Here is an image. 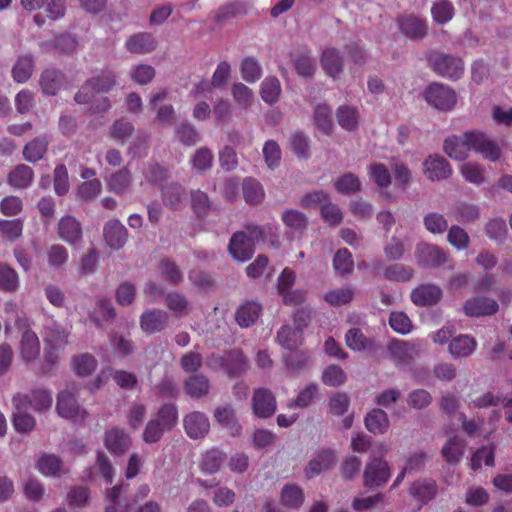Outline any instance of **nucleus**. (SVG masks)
I'll list each match as a JSON object with an SVG mask.
<instances>
[{
  "instance_id": "nucleus-64",
  "label": "nucleus",
  "mask_w": 512,
  "mask_h": 512,
  "mask_svg": "<svg viewBox=\"0 0 512 512\" xmlns=\"http://www.w3.org/2000/svg\"><path fill=\"white\" fill-rule=\"evenodd\" d=\"M447 241L457 250H465L469 247L470 237L463 228L458 225H452L448 229Z\"/></svg>"
},
{
  "instance_id": "nucleus-8",
  "label": "nucleus",
  "mask_w": 512,
  "mask_h": 512,
  "mask_svg": "<svg viewBox=\"0 0 512 512\" xmlns=\"http://www.w3.org/2000/svg\"><path fill=\"white\" fill-rule=\"evenodd\" d=\"M417 263L425 268H437L448 260V254L441 247L421 242L415 249Z\"/></svg>"
},
{
  "instance_id": "nucleus-60",
  "label": "nucleus",
  "mask_w": 512,
  "mask_h": 512,
  "mask_svg": "<svg viewBox=\"0 0 512 512\" xmlns=\"http://www.w3.org/2000/svg\"><path fill=\"white\" fill-rule=\"evenodd\" d=\"M231 95L235 103L245 110L252 105L254 99L252 89L243 83H234L231 87Z\"/></svg>"
},
{
  "instance_id": "nucleus-24",
  "label": "nucleus",
  "mask_w": 512,
  "mask_h": 512,
  "mask_svg": "<svg viewBox=\"0 0 512 512\" xmlns=\"http://www.w3.org/2000/svg\"><path fill=\"white\" fill-rule=\"evenodd\" d=\"M226 459L227 456L223 451L211 448L201 455L199 461L200 471L205 475H214L221 470Z\"/></svg>"
},
{
  "instance_id": "nucleus-61",
  "label": "nucleus",
  "mask_w": 512,
  "mask_h": 512,
  "mask_svg": "<svg viewBox=\"0 0 512 512\" xmlns=\"http://www.w3.org/2000/svg\"><path fill=\"white\" fill-rule=\"evenodd\" d=\"M335 189L341 194H352L361 190V182L353 173H345L334 182Z\"/></svg>"
},
{
  "instance_id": "nucleus-4",
  "label": "nucleus",
  "mask_w": 512,
  "mask_h": 512,
  "mask_svg": "<svg viewBox=\"0 0 512 512\" xmlns=\"http://www.w3.org/2000/svg\"><path fill=\"white\" fill-rule=\"evenodd\" d=\"M76 390V387H73V390L65 389L59 392L56 410L58 415L62 418L70 419L74 422H81L87 417V412L79 406L75 398Z\"/></svg>"
},
{
  "instance_id": "nucleus-46",
  "label": "nucleus",
  "mask_w": 512,
  "mask_h": 512,
  "mask_svg": "<svg viewBox=\"0 0 512 512\" xmlns=\"http://www.w3.org/2000/svg\"><path fill=\"white\" fill-rule=\"evenodd\" d=\"M338 124L347 131H353L359 124V113L355 107L342 105L336 111Z\"/></svg>"
},
{
  "instance_id": "nucleus-52",
  "label": "nucleus",
  "mask_w": 512,
  "mask_h": 512,
  "mask_svg": "<svg viewBox=\"0 0 512 512\" xmlns=\"http://www.w3.org/2000/svg\"><path fill=\"white\" fill-rule=\"evenodd\" d=\"M154 419L169 431L172 430L178 422L177 406L173 403L163 404Z\"/></svg>"
},
{
  "instance_id": "nucleus-29",
  "label": "nucleus",
  "mask_w": 512,
  "mask_h": 512,
  "mask_svg": "<svg viewBox=\"0 0 512 512\" xmlns=\"http://www.w3.org/2000/svg\"><path fill=\"white\" fill-rule=\"evenodd\" d=\"M215 420L225 429L231 436H239L242 431L241 425L236 419L235 410L230 405L218 406L214 411Z\"/></svg>"
},
{
  "instance_id": "nucleus-51",
  "label": "nucleus",
  "mask_w": 512,
  "mask_h": 512,
  "mask_svg": "<svg viewBox=\"0 0 512 512\" xmlns=\"http://www.w3.org/2000/svg\"><path fill=\"white\" fill-rule=\"evenodd\" d=\"M19 276L17 272L6 263H0V290L15 292L19 287Z\"/></svg>"
},
{
  "instance_id": "nucleus-45",
  "label": "nucleus",
  "mask_w": 512,
  "mask_h": 512,
  "mask_svg": "<svg viewBox=\"0 0 512 512\" xmlns=\"http://www.w3.org/2000/svg\"><path fill=\"white\" fill-rule=\"evenodd\" d=\"M37 468L45 476H58L67 472L61 459L53 454H43L37 461Z\"/></svg>"
},
{
  "instance_id": "nucleus-47",
  "label": "nucleus",
  "mask_w": 512,
  "mask_h": 512,
  "mask_svg": "<svg viewBox=\"0 0 512 512\" xmlns=\"http://www.w3.org/2000/svg\"><path fill=\"white\" fill-rule=\"evenodd\" d=\"M465 442L458 437H451L442 447L444 459L450 463H458L464 455Z\"/></svg>"
},
{
  "instance_id": "nucleus-31",
  "label": "nucleus",
  "mask_w": 512,
  "mask_h": 512,
  "mask_svg": "<svg viewBox=\"0 0 512 512\" xmlns=\"http://www.w3.org/2000/svg\"><path fill=\"white\" fill-rule=\"evenodd\" d=\"M320 63L324 72L333 78L342 72L344 66L343 56L335 48L325 49L321 55Z\"/></svg>"
},
{
  "instance_id": "nucleus-41",
  "label": "nucleus",
  "mask_w": 512,
  "mask_h": 512,
  "mask_svg": "<svg viewBox=\"0 0 512 512\" xmlns=\"http://www.w3.org/2000/svg\"><path fill=\"white\" fill-rule=\"evenodd\" d=\"M261 305L250 301L241 305L236 312L237 323L241 327H250L256 323L261 313Z\"/></svg>"
},
{
  "instance_id": "nucleus-2",
  "label": "nucleus",
  "mask_w": 512,
  "mask_h": 512,
  "mask_svg": "<svg viewBox=\"0 0 512 512\" xmlns=\"http://www.w3.org/2000/svg\"><path fill=\"white\" fill-rule=\"evenodd\" d=\"M426 102L433 108L448 112L457 104L456 92L447 85L432 83L424 91Z\"/></svg>"
},
{
  "instance_id": "nucleus-19",
  "label": "nucleus",
  "mask_w": 512,
  "mask_h": 512,
  "mask_svg": "<svg viewBox=\"0 0 512 512\" xmlns=\"http://www.w3.org/2000/svg\"><path fill=\"white\" fill-rule=\"evenodd\" d=\"M107 189L119 196L128 194L133 187V176L127 167L113 172L106 181Z\"/></svg>"
},
{
  "instance_id": "nucleus-33",
  "label": "nucleus",
  "mask_w": 512,
  "mask_h": 512,
  "mask_svg": "<svg viewBox=\"0 0 512 512\" xmlns=\"http://www.w3.org/2000/svg\"><path fill=\"white\" fill-rule=\"evenodd\" d=\"M210 381L203 374H195L187 378L184 382V391L191 398L199 399L205 397L210 392Z\"/></svg>"
},
{
  "instance_id": "nucleus-59",
  "label": "nucleus",
  "mask_w": 512,
  "mask_h": 512,
  "mask_svg": "<svg viewBox=\"0 0 512 512\" xmlns=\"http://www.w3.org/2000/svg\"><path fill=\"white\" fill-rule=\"evenodd\" d=\"M423 225L431 234H443L448 230V221L443 214L429 212L423 217Z\"/></svg>"
},
{
  "instance_id": "nucleus-17",
  "label": "nucleus",
  "mask_w": 512,
  "mask_h": 512,
  "mask_svg": "<svg viewBox=\"0 0 512 512\" xmlns=\"http://www.w3.org/2000/svg\"><path fill=\"white\" fill-rule=\"evenodd\" d=\"M252 407L254 414L259 418H269L276 411V400L273 394L265 388L255 389Z\"/></svg>"
},
{
  "instance_id": "nucleus-44",
  "label": "nucleus",
  "mask_w": 512,
  "mask_h": 512,
  "mask_svg": "<svg viewBox=\"0 0 512 512\" xmlns=\"http://www.w3.org/2000/svg\"><path fill=\"white\" fill-rule=\"evenodd\" d=\"M304 501L303 490L295 484H286L281 489L280 502L289 509H298Z\"/></svg>"
},
{
  "instance_id": "nucleus-20",
  "label": "nucleus",
  "mask_w": 512,
  "mask_h": 512,
  "mask_svg": "<svg viewBox=\"0 0 512 512\" xmlns=\"http://www.w3.org/2000/svg\"><path fill=\"white\" fill-rule=\"evenodd\" d=\"M477 348V341L467 334H456L447 347L448 353L454 359L468 358Z\"/></svg>"
},
{
  "instance_id": "nucleus-57",
  "label": "nucleus",
  "mask_w": 512,
  "mask_h": 512,
  "mask_svg": "<svg viewBox=\"0 0 512 512\" xmlns=\"http://www.w3.org/2000/svg\"><path fill=\"white\" fill-rule=\"evenodd\" d=\"M413 274L412 267L400 263L388 265L383 271V276L386 279L397 282H407L413 277Z\"/></svg>"
},
{
  "instance_id": "nucleus-7",
  "label": "nucleus",
  "mask_w": 512,
  "mask_h": 512,
  "mask_svg": "<svg viewBox=\"0 0 512 512\" xmlns=\"http://www.w3.org/2000/svg\"><path fill=\"white\" fill-rule=\"evenodd\" d=\"M387 352L395 365H408L420 352L418 342L392 339L387 345Z\"/></svg>"
},
{
  "instance_id": "nucleus-36",
  "label": "nucleus",
  "mask_w": 512,
  "mask_h": 512,
  "mask_svg": "<svg viewBox=\"0 0 512 512\" xmlns=\"http://www.w3.org/2000/svg\"><path fill=\"white\" fill-rule=\"evenodd\" d=\"M115 316L113 304L106 298L97 299L94 311L89 314L90 320L99 328L104 322L112 321Z\"/></svg>"
},
{
  "instance_id": "nucleus-34",
  "label": "nucleus",
  "mask_w": 512,
  "mask_h": 512,
  "mask_svg": "<svg viewBox=\"0 0 512 512\" xmlns=\"http://www.w3.org/2000/svg\"><path fill=\"white\" fill-rule=\"evenodd\" d=\"M34 68L35 60L32 55L25 54L19 56L12 67L13 80L17 83L27 82L31 78Z\"/></svg>"
},
{
  "instance_id": "nucleus-58",
  "label": "nucleus",
  "mask_w": 512,
  "mask_h": 512,
  "mask_svg": "<svg viewBox=\"0 0 512 512\" xmlns=\"http://www.w3.org/2000/svg\"><path fill=\"white\" fill-rule=\"evenodd\" d=\"M431 14L437 24H445L453 18V4L448 0H437L431 7Z\"/></svg>"
},
{
  "instance_id": "nucleus-16",
  "label": "nucleus",
  "mask_w": 512,
  "mask_h": 512,
  "mask_svg": "<svg viewBox=\"0 0 512 512\" xmlns=\"http://www.w3.org/2000/svg\"><path fill=\"white\" fill-rule=\"evenodd\" d=\"M228 249L235 260L245 262L252 257L255 245L247 238L245 231H240L232 235Z\"/></svg>"
},
{
  "instance_id": "nucleus-14",
  "label": "nucleus",
  "mask_w": 512,
  "mask_h": 512,
  "mask_svg": "<svg viewBox=\"0 0 512 512\" xmlns=\"http://www.w3.org/2000/svg\"><path fill=\"white\" fill-rule=\"evenodd\" d=\"M59 238L71 246L81 243L83 238L82 226L73 216L62 217L57 224Z\"/></svg>"
},
{
  "instance_id": "nucleus-12",
  "label": "nucleus",
  "mask_w": 512,
  "mask_h": 512,
  "mask_svg": "<svg viewBox=\"0 0 512 512\" xmlns=\"http://www.w3.org/2000/svg\"><path fill=\"white\" fill-rule=\"evenodd\" d=\"M169 323V315L162 309H146L140 316L141 330L146 334H154L163 331Z\"/></svg>"
},
{
  "instance_id": "nucleus-21",
  "label": "nucleus",
  "mask_w": 512,
  "mask_h": 512,
  "mask_svg": "<svg viewBox=\"0 0 512 512\" xmlns=\"http://www.w3.org/2000/svg\"><path fill=\"white\" fill-rule=\"evenodd\" d=\"M472 150L480 153L489 161H497L501 156L500 146L482 132L473 131Z\"/></svg>"
},
{
  "instance_id": "nucleus-32",
  "label": "nucleus",
  "mask_w": 512,
  "mask_h": 512,
  "mask_svg": "<svg viewBox=\"0 0 512 512\" xmlns=\"http://www.w3.org/2000/svg\"><path fill=\"white\" fill-rule=\"evenodd\" d=\"M27 397V408L32 407L37 413H44L51 409L53 404L52 392L45 388L31 390Z\"/></svg>"
},
{
  "instance_id": "nucleus-38",
  "label": "nucleus",
  "mask_w": 512,
  "mask_h": 512,
  "mask_svg": "<svg viewBox=\"0 0 512 512\" xmlns=\"http://www.w3.org/2000/svg\"><path fill=\"white\" fill-rule=\"evenodd\" d=\"M276 340L284 349L294 350L302 344L303 333L289 325H283L277 332Z\"/></svg>"
},
{
  "instance_id": "nucleus-42",
  "label": "nucleus",
  "mask_w": 512,
  "mask_h": 512,
  "mask_svg": "<svg viewBox=\"0 0 512 512\" xmlns=\"http://www.w3.org/2000/svg\"><path fill=\"white\" fill-rule=\"evenodd\" d=\"M48 145L49 141L46 136L34 138L24 146V159L31 163L41 160L47 152Z\"/></svg>"
},
{
  "instance_id": "nucleus-56",
  "label": "nucleus",
  "mask_w": 512,
  "mask_h": 512,
  "mask_svg": "<svg viewBox=\"0 0 512 512\" xmlns=\"http://www.w3.org/2000/svg\"><path fill=\"white\" fill-rule=\"evenodd\" d=\"M261 98L268 104L276 103L281 94V84L276 77H267L261 83Z\"/></svg>"
},
{
  "instance_id": "nucleus-11",
  "label": "nucleus",
  "mask_w": 512,
  "mask_h": 512,
  "mask_svg": "<svg viewBox=\"0 0 512 512\" xmlns=\"http://www.w3.org/2000/svg\"><path fill=\"white\" fill-rule=\"evenodd\" d=\"M498 310L497 301L485 296L471 297L463 304V311L468 317L491 316L496 314Z\"/></svg>"
},
{
  "instance_id": "nucleus-13",
  "label": "nucleus",
  "mask_w": 512,
  "mask_h": 512,
  "mask_svg": "<svg viewBox=\"0 0 512 512\" xmlns=\"http://www.w3.org/2000/svg\"><path fill=\"white\" fill-rule=\"evenodd\" d=\"M185 433L191 439H202L210 430V421L207 415L200 411H192L183 418Z\"/></svg>"
},
{
  "instance_id": "nucleus-18",
  "label": "nucleus",
  "mask_w": 512,
  "mask_h": 512,
  "mask_svg": "<svg viewBox=\"0 0 512 512\" xmlns=\"http://www.w3.org/2000/svg\"><path fill=\"white\" fill-rule=\"evenodd\" d=\"M65 83V75L58 69L46 68L40 74L39 86L44 95L55 96Z\"/></svg>"
},
{
  "instance_id": "nucleus-15",
  "label": "nucleus",
  "mask_w": 512,
  "mask_h": 512,
  "mask_svg": "<svg viewBox=\"0 0 512 512\" xmlns=\"http://www.w3.org/2000/svg\"><path fill=\"white\" fill-rule=\"evenodd\" d=\"M104 240L112 250L123 248L128 239V231L117 219L109 220L103 228Z\"/></svg>"
},
{
  "instance_id": "nucleus-9",
  "label": "nucleus",
  "mask_w": 512,
  "mask_h": 512,
  "mask_svg": "<svg viewBox=\"0 0 512 512\" xmlns=\"http://www.w3.org/2000/svg\"><path fill=\"white\" fill-rule=\"evenodd\" d=\"M473 131L466 132L461 136H451L444 141L443 150L455 160L463 161L468 157L469 151L473 148Z\"/></svg>"
},
{
  "instance_id": "nucleus-26",
  "label": "nucleus",
  "mask_w": 512,
  "mask_h": 512,
  "mask_svg": "<svg viewBox=\"0 0 512 512\" xmlns=\"http://www.w3.org/2000/svg\"><path fill=\"white\" fill-rule=\"evenodd\" d=\"M125 48L132 54H148L155 50L156 41L152 34L141 32L129 36Z\"/></svg>"
},
{
  "instance_id": "nucleus-35",
  "label": "nucleus",
  "mask_w": 512,
  "mask_h": 512,
  "mask_svg": "<svg viewBox=\"0 0 512 512\" xmlns=\"http://www.w3.org/2000/svg\"><path fill=\"white\" fill-rule=\"evenodd\" d=\"M365 426L373 434H384L390 426L387 413L379 408L372 409L365 417Z\"/></svg>"
},
{
  "instance_id": "nucleus-22",
  "label": "nucleus",
  "mask_w": 512,
  "mask_h": 512,
  "mask_svg": "<svg viewBox=\"0 0 512 512\" xmlns=\"http://www.w3.org/2000/svg\"><path fill=\"white\" fill-rule=\"evenodd\" d=\"M410 297L417 306H432L442 298V290L434 284H422L412 290Z\"/></svg>"
},
{
  "instance_id": "nucleus-49",
  "label": "nucleus",
  "mask_w": 512,
  "mask_h": 512,
  "mask_svg": "<svg viewBox=\"0 0 512 512\" xmlns=\"http://www.w3.org/2000/svg\"><path fill=\"white\" fill-rule=\"evenodd\" d=\"M213 161L214 155L212 151L207 147H201L195 151L190 163L192 168L198 173H205L212 168Z\"/></svg>"
},
{
  "instance_id": "nucleus-5",
  "label": "nucleus",
  "mask_w": 512,
  "mask_h": 512,
  "mask_svg": "<svg viewBox=\"0 0 512 512\" xmlns=\"http://www.w3.org/2000/svg\"><path fill=\"white\" fill-rule=\"evenodd\" d=\"M27 397L25 393H17L12 398L13 427L17 432L29 433L34 430L36 420L34 416L27 412Z\"/></svg>"
},
{
  "instance_id": "nucleus-54",
  "label": "nucleus",
  "mask_w": 512,
  "mask_h": 512,
  "mask_svg": "<svg viewBox=\"0 0 512 512\" xmlns=\"http://www.w3.org/2000/svg\"><path fill=\"white\" fill-rule=\"evenodd\" d=\"M134 131L135 128L131 122L125 119H118L109 127L108 135L113 140L124 143L125 140L133 135Z\"/></svg>"
},
{
  "instance_id": "nucleus-10",
  "label": "nucleus",
  "mask_w": 512,
  "mask_h": 512,
  "mask_svg": "<svg viewBox=\"0 0 512 512\" xmlns=\"http://www.w3.org/2000/svg\"><path fill=\"white\" fill-rule=\"evenodd\" d=\"M423 173L432 182L443 181L451 176L452 168L443 156L433 154L424 160Z\"/></svg>"
},
{
  "instance_id": "nucleus-43",
  "label": "nucleus",
  "mask_w": 512,
  "mask_h": 512,
  "mask_svg": "<svg viewBox=\"0 0 512 512\" xmlns=\"http://www.w3.org/2000/svg\"><path fill=\"white\" fill-rule=\"evenodd\" d=\"M243 197L246 203L250 205H257L262 203L265 197V192L262 184L251 177H247L242 183Z\"/></svg>"
},
{
  "instance_id": "nucleus-50",
  "label": "nucleus",
  "mask_w": 512,
  "mask_h": 512,
  "mask_svg": "<svg viewBox=\"0 0 512 512\" xmlns=\"http://www.w3.org/2000/svg\"><path fill=\"white\" fill-rule=\"evenodd\" d=\"M48 265L53 269H61L69 259L68 250L61 244H52L45 252Z\"/></svg>"
},
{
  "instance_id": "nucleus-30",
  "label": "nucleus",
  "mask_w": 512,
  "mask_h": 512,
  "mask_svg": "<svg viewBox=\"0 0 512 512\" xmlns=\"http://www.w3.org/2000/svg\"><path fill=\"white\" fill-rule=\"evenodd\" d=\"M437 494V484L432 479H420L412 483L409 495L421 504H427Z\"/></svg>"
},
{
  "instance_id": "nucleus-53",
  "label": "nucleus",
  "mask_w": 512,
  "mask_h": 512,
  "mask_svg": "<svg viewBox=\"0 0 512 512\" xmlns=\"http://www.w3.org/2000/svg\"><path fill=\"white\" fill-rule=\"evenodd\" d=\"M346 345L354 351H363L372 347L373 341L367 338L359 328H351L345 335Z\"/></svg>"
},
{
  "instance_id": "nucleus-48",
  "label": "nucleus",
  "mask_w": 512,
  "mask_h": 512,
  "mask_svg": "<svg viewBox=\"0 0 512 512\" xmlns=\"http://www.w3.org/2000/svg\"><path fill=\"white\" fill-rule=\"evenodd\" d=\"M314 123L324 134L330 135L333 131L331 109L327 104H317L314 107Z\"/></svg>"
},
{
  "instance_id": "nucleus-37",
  "label": "nucleus",
  "mask_w": 512,
  "mask_h": 512,
  "mask_svg": "<svg viewBox=\"0 0 512 512\" xmlns=\"http://www.w3.org/2000/svg\"><path fill=\"white\" fill-rule=\"evenodd\" d=\"M97 366V359L90 353L77 354L71 358L72 370L81 377L90 376Z\"/></svg>"
},
{
  "instance_id": "nucleus-39",
  "label": "nucleus",
  "mask_w": 512,
  "mask_h": 512,
  "mask_svg": "<svg viewBox=\"0 0 512 512\" xmlns=\"http://www.w3.org/2000/svg\"><path fill=\"white\" fill-rule=\"evenodd\" d=\"M34 173L31 167L25 164L17 165L8 175V183L16 189H25L33 182Z\"/></svg>"
},
{
  "instance_id": "nucleus-23",
  "label": "nucleus",
  "mask_w": 512,
  "mask_h": 512,
  "mask_svg": "<svg viewBox=\"0 0 512 512\" xmlns=\"http://www.w3.org/2000/svg\"><path fill=\"white\" fill-rule=\"evenodd\" d=\"M40 350V340L36 333L29 329L24 331L19 344L21 359L25 363L35 362L40 355Z\"/></svg>"
},
{
  "instance_id": "nucleus-62",
  "label": "nucleus",
  "mask_w": 512,
  "mask_h": 512,
  "mask_svg": "<svg viewBox=\"0 0 512 512\" xmlns=\"http://www.w3.org/2000/svg\"><path fill=\"white\" fill-rule=\"evenodd\" d=\"M76 46H77L76 39L69 34L59 35L51 43L43 42L40 44V47L43 50L48 51L51 48H55L62 53H71L76 49Z\"/></svg>"
},
{
  "instance_id": "nucleus-1",
  "label": "nucleus",
  "mask_w": 512,
  "mask_h": 512,
  "mask_svg": "<svg viewBox=\"0 0 512 512\" xmlns=\"http://www.w3.org/2000/svg\"><path fill=\"white\" fill-rule=\"evenodd\" d=\"M117 76L112 70H102L86 80L74 96L78 104H90L93 114L107 112L111 108L107 97L95 99L96 94L108 93L117 85Z\"/></svg>"
},
{
  "instance_id": "nucleus-40",
  "label": "nucleus",
  "mask_w": 512,
  "mask_h": 512,
  "mask_svg": "<svg viewBox=\"0 0 512 512\" xmlns=\"http://www.w3.org/2000/svg\"><path fill=\"white\" fill-rule=\"evenodd\" d=\"M220 365L232 377L241 375L247 368L246 359L239 351H232L227 357L220 358Z\"/></svg>"
},
{
  "instance_id": "nucleus-63",
  "label": "nucleus",
  "mask_w": 512,
  "mask_h": 512,
  "mask_svg": "<svg viewBox=\"0 0 512 512\" xmlns=\"http://www.w3.org/2000/svg\"><path fill=\"white\" fill-rule=\"evenodd\" d=\"M166 306L177 317L187 315L189 302L186 297L179 292H170L166 295Z\"/></svg>"
},
{
  "instance_id": "nucleus-6",
  "label": "nucleus",
  "mask_w": 512,
  "mask_h": 512,
  "mask_svg": "<svg viewBox=\"0 0 512 512\" xmlns=\"http://www.w3.org/2000/svg\"><path fill=\"white\" fill-rule=\"evenodd\" d=\"M390 468L387 461L372 456L366 464L363 473V485L368 488L383 486L390 478Z\"/></svg>"
},
{
  "instance_id": "nucleus-25",
  "label": "nucleus",
  "mask_w": 512,
  "mask_h": 512,
  "mask_svg": "<svg viewBox=\"0 0 512 512\" xmlns=\"http://www.w3.org/2000/svg\"><path fill=\"white\" fill-rule=\"evenodd\" d=\"M337 463V456L332 450H323L317 456L310 460L305 468V474L308 478H313L321 472L331 469Z\"/></svg>"
},
{
  "instance_id": "nucleus-28",
  "label": "nucleus",
  "mask_w": 512,
  "mask_h": 512,
  "mask_svg": "<svg viewBox=\"0 0 512 512\" xmlns=\"http://www.w3.org/2000/svg\"><path fill=\"white\" fill-rule=\"evenodd\" d=\"M401 32L410 39H421L427 34L426 23L413 15L401 16L397 19Z\"/></svg>"
},
{
  "instance_id": "nucleus-55",
  "label": "nucleus",
  "mask_w": 512,
  "mask_h": 512,
  "mask_svg": "<svg viewBox=\"0 0 512 512\" xmlns=\"http://www.w3.org/2000/svg\"><path fill=\"white\" fill-rule=\"evenodd\" d=\"M185 190L178 183H170L162 188V199L166 206L176 209L184 198Z\"/></svg>"
},
{
  "instance_id": "nucleus-27",
  "label": "nucleus",
  "mask_w": 512,
  "mask_h": 512,
  "mask_svg": "<svg viewBox=\"0 0 512 512\" xmlns=\"http://www.w3.org/2000/svg\"><path fill=\"white\" fill-rule=\"evenodd\" d=\"M105 446L113 454H124L131 445L130 437L124 430L113 427L105 433Z\"/></svg>"
},
{
  "instance_id": "nucleus-3",
  "label": "nucleus",
  "mask_w": 512,
  "mask_h": 512,
  "mask_svg": "<svg viewBox=\"0 0 512 512\" xmlns=\"http://www.w3.org/2000/svg\"><path fill=\"white\" fill-rule=\"evenodd\" d=\"M432 69L442 77L457 80L464 73V63L459 57L434 52L429 56Z\"/></svg>"
}]
</instances>
